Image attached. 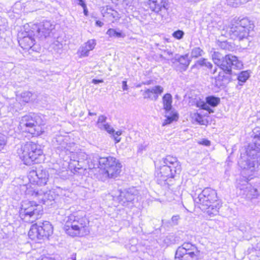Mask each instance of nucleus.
Wrapping results in <instances>:
<instances>
[{
	"instance_id": "f257e3e1",
	"label": "nucleus",
	"mask_w": 260,
	"mask_h": 260,
	"mask_svg": "<svg viewBox=\"0 0 260 260\" xmlns=\"http://www.w3.org/2000/svg\"><path fill=\"white\" fill-rule=\"evenodd\" d=\"M63 229L72 237H83L89 233V221L83 211H78L69 215L65 220Z\"/></svg>"
},
{
	"instance_id": "f03ea898",
	"label": "nucleus",
	"mask_w": 260,
	"mask_h": 260,
	"mask_svg": "<svg viewBox=\"0 0 260 260\" xmlns=\"http://www.w3.org/2000/svg\"><path fill=\"white\" fill-rule=\"evenodd\" d=\"M160 164L156 177L158 184L161 185L169 184V180L175 178L181 171V164L176 157L167 155L160 161Z\"/></svg>"
},
{
	"instance_id": "7ed1b4c3",
	"label": "nucleus",
	"mask_w": 260,
	"mask_h": 260,
	"mask_svg": "<svg viewBox=\"0 0 260 260\" xmlns=\"http://www.w3.org/2000/svg\"><path fill=\"white\" fill-rule=\"evenodd\" d=\"M194 202L202 211L206 212L210 217L218 214L221 207L216 190L210 187L204 188L194 199Z\"/></svg>"
},
{
	"instance_id": "20e7f679",
	"label": "nucleus",
	"mask_w": 260,
	"mask_h": 260,
	"mask_svg": "<svg viewBox=\"0 0 260 260\" xmlns=\"http://www.w3.org/2000/svg\"><path fill=\"white\" fill-rule=\"evenodd\" d=\"M17 152L20 158L26 165L41 163L44 159L41 145L31 141L21 145L17 149Z\"/></svg>"
},
{
	"instance_id": "39448f33",
	"label": "nucleus",
	"mask_w": 260,
	"mask_h": 260,
	"mask_svg": "<svg viewBox=\"0 0 260 260\" xmlns=\"http://www.w3.org/2000/svg\"><path fill=\"white\" fill-rule=\"evenodd\" d=\"M246 153V157H241L238 164L241 169L253 172L258 166V161L255 159L260 158V134L254 136L253 143L248 145Z\"/></svg>"
},
{
	"instance_id": "423d86ee",
	"label": "nucleus",
	"mask_w": 260,
	"mask_h": 260,
	"mask_svg": "<svg viewBox=\"0 0 260 260\" xmlns=\"http://www.w3.org/2000/svg\"><path fill=\"white\" fill-rule=\"evenodd\" d=\"M45 124L42 117L38 114L31 113L21 117L18 127L23 132L33 136H40L43 134Z\"/></svg>"
},
{
	"instance_id": "0eeeda50",
	"label": "nucleus",
	"mask_w": 260,
	"mask_h": 260,
	"mask_svg": "<svg viewBox=\"0 0 260 260\" xmlns=\"http://www.w3.org/2000/svg\"><path fill=\"white\" fill-rule=\"evenodd\" d=\"M212 57L214 63L226 75L232 74V69L240 70L243 67L242 62L237 56L232 54L223 56L219 52L215 51L212 54Z\"/></svg>"
},
{
	"instance_id": "6e6552de",
	"label": "nucleus",
	"mask_w": 260,
	"mask_h": 260,
	"mask_svg": "<svg viewBox=\"0 0 260 260\" xmlns=\"http://www.w3.org/2000/svg\"><path fill=\"white\" fill-rule=\"evenodd\" d=\"M42 207L34 201L28 200L22 202L19 210V216L25 222H33L43 214Z\"/></svg>"
},
{
	"instance_id": "1a4fd4ad",
	"label": "nucleus",
	"mask_w": 260,
	"mask_h": 260,
	"mask_svg": "<svg viewBox=\"0 0 260 260\" xmlns=\"http://www.w3.org/2000/svg\"><path fill=\"white\" fill-rule=\"evenodd\" d=\"M254 27L253 23L248 18H238L232 24L230 28V35L234 39H238L241 41L246 39L249 36V31Z\"/></svg>"
},
{
	"instance_id": "9d476101",
	"label": "nucleus",
	"mask_w": 260,
	"mask_h": 260,
	"mask_svg": "<svg viewBox=\"0 0 260 260\" xmlns=\"http://www.w3.org/2000/svg\"><path fill=\"white\" fill-rule=\"evenodd\" d=\"M58 142H60V144L57 147V150L59 153L60 155H70L71 160L74 161H77L78 163V166L75 165L74 170L75 171H77V170H80L83 168L82 166L79 164L80 161V155H82V153L81 152L78 153L76 151L77 146L75 143H67V140L63 138H59Z\"/></svg>"
},
{
	"instance_id": "9b49d317",
	"label": "nucleus",
	"mask_w": 260,
	"mask_h": 260,
	"mask_svg": "<svg viewBox=\"0 0 260 260\" xmlns=\"http://www.w3.org/2000/svg\"><path fill=\"white\" fill-rule=\"evenodd\" d=\"M53 233V226L50 222L45 221L39 224H32L28 232V236L32 240L48 238Z\"/></svg>"
},
{
	"instance_id": "f8f14e48",
	"label": "nucleus",
	"mask_w": 260,
	"mask_h": 260,
	"mask_svg": "<svg viewBox=\"0 0 260 260\" xmlns=\"http://www.w3.org/2000/svg\"><path fill=\"white\" fill-rule=\"evenodd\" d=\"M200 256V251L194 245L189 242L184 243L177 249L176 260H198Z\"/></svg>"
},
{
	"instance_id": "ddd939ff",
	"label": "nucleus",
	"mask_w": 260,
	"mask_h": 260,
	"mask_svg": "<svg viewBox=\"0 0 260 260\" xmlns=\"http://www.w3.org/2000/svg\"><path fill=\"white\" fill-rule=\"evenodd\" d=\"M97 163H94L92 167L99 168V173L103 175V177L99 179L105 181L106 179L112 178L114 175V160L112 157H100V160H97Z\"/></svg>"
},
{
	"instance_id": "4468645a",
	"label": "nucleus",
	"mask_w": 260,
	"mask_h": 260,
	"mask_svg": "<svg viewBox=\"0 0 260 260\" xmlns=\"http://www.w3.org/2000/svg\"><path fill=\"white\" fill-rule=\"evenodd\" d=\"M31 195L34 198H36L40 203L47 206L52 204L51 202L54 201L56 197L54 191L50 189L47 190L45 187L40 189H35Z\"/></svg>"
},
{
	"instance_id": "2eb2a0df",
	"label": "nucleus",
	"mask_w": 260,
	"mask_h": 260,
	"mask_svg": "<svg viewBox=\"0 0 260 260\" xmlns=\"http://www.w3.org/2000/svg\"><path fill=\"white\" fill-rule=\"evenodd\" d=\"M53 28V26L49 21H46L39 24H34L32 30L34 36L41 40L48 37Z\"/></svg>"
},
{
	"instance_id": "dca6fc26",
	"label": "nucleus",
	"mask_w": 260,
	"mask_h": 260,
	"mask_svg": "<svg viewBox=\"0 0 260 260\" xmlns=\"http://www.w3.org/2000/svg\"><path fill=\"white\" fill-rule=\"evenodd\" d=\"M28 177L30 183L42 186L47 185L49 174L45 170L38 169L31 171Z\"/></svg>"
},
{
	"instance_id": "f3484780",
	"label": "nucleus",
	"mask_w": 260,
	"mask_h": 260,
	"mask_svg": "<svg viewBox=\"0 0 260 260\" xmlns=\"http://www.w3.org/2000/svg\"><path fill=\"white\" fill-rule=\"evenodd\" d=\"M148 5L150 10L164 17L167 13V0H149Z\"/></svg>"
},
{
	"instance_id": "a211bd4d",
	"label": "nucleus",
	"mask_w": 260,
	"mask_h": 260,
	"mask_svg": "<svg viewBox=\"0 0 260 260\" xmlns=\"http://www.w3.org/2000/svg\"><path fill=\"white\" fill-rule=\"evenodd\" d=\"M118 190L119 194L118 196L117 200L123 206H125L127 202L133 201L138 193V190L135 187L128 188L123 191L121 189Z\"/></svg>"
},
{
	"instance_id": "6ab92c4d",
	"label": "nucleus",
	"mask_w": 260,
	"mask_h": 260,
	"mask_svg": "<svg viewBox=\"0 0 260 260\" xmlns=\"http://www.w3.org/2000/svg\"><path fill=\"white\" fill-rule=\"evenodd\" d=\"M163 91L164 88L160 85H156L149 88H146L143 93V98L156 101Z\"/></svg>"
},
{
	"instance_id": "aec40b11",
	"label": "nucleus",
	"mask_w": 260,
	"mask_h": 260,
	"mask_svg": "<svg viewBox=\"0 0 260 260\" xmlns=\"http://www.w3.org/2000/svg\"><path fill=\"white\" fill-rule=\"evenodd\" d=\"M173 60L174 63H179L176 66V70L180 72L186 71L191 61V60L188 59V54L183 55H176Z\"/></svg>"
},
{
	"instance_id": "412c9836",
	"label": "nucleus",
	"mask_w": 260,
	"mask_h": 260,
	"mask_svg": "<svg viewBox=\"0 0 260 260\" xmlns=\"http://www.w3.org/2000/svg\"><path fill=\"white\" fill-rule=\"evenodd\" d=\"M96 45V41L94 39L88 40L83 44L79 49L78 54L80 57H87L89 55V51L92 50Z\"/></svg>"
},
{
	"instance_id": "4be33fe9",
	"label": "nucleus",
	"mask_w": 260,
	"mask_h": 260,
	"mask_svg": "<svg viewBox=\"0 0 260 260\" xmlns=\"http://www.w3.org/2000/svg\"><path fill=\"white\" fill-rule=\"evenodd\" d=\"M122 166L118 160H116L115 158V184H117L118 186L121 184L122 182L121 181H124L125 178L123 175V171L122 170Z\"/></svg>"
},
{
	"instance_id": "5701e85b",
	"label": "nucleus",
	"mask_w": 260,
	"mask_h": 260,
	"mask_svg": "<svg viewBox=\"0 0 260 260\" xmlns=\"http://www.w3.org/2000/svg\"><path fill=\"white\" fill-rule=\"evenodd\" d=\"M106 119L107 117L105 116H100L97 121V126L99 128L106 131L114 137V129L111 128L110 125L106 122Z\"/></svg>"
},
{
	"instance_id": "b1692460",
	"label": "nucleus",
	"mask_w": 260,
	"mask_h": 260,
	"mask_svg": "<svg viewBox=\"0 0 260 260\" xmlns=\"http://www.w3.org/2000/svg\"><path fill=\"white\" fill-rule=\"evenodd\" d=\"M243 190V194L245 196V198L248 200H251L257 198L258 196V191L256 188L249 185L247 183L245 187L240 188Z\"/></svg>"
},
{
	"instance_id": "393cba45",
	"label": "nucleus",
	"mask_w": 260,
	"mask_h": 260,
	"mask_svg": "<svg viewBox=\"0 0 260 260\" xmlns=\"http://www.w3.org/2000/svg\"><path fill=\"white\" fill-rule=\"evenodd\" d=\"M20 45L24 49H31L35 44V39L29 35L27 36H24L18 41Z\"/></svg>"
},
{
	"instance_id": "a878e982",
	"label": "nucleus",
	"mask_w": 260,
	"mask_h": 260,
	"mask_svg": "<svg viewBox=\"0 0 260 260\" xmlns=\"http://www.w3.org/2000/svg\"><path fill=\"white\" fill-rule=\"evenodd\" d=\"M172 96L170 93H166L162 97L164 109L167 113L170 112L172 109Z\"/></svg>"
},
{
	"instance_id": "bb28decb",
	"label": "nucleus",
	"mask_w": 260,
	"mask_h": 260,
	"mask_svg": "<svg viewBox=\"0 0 260 260\" xmlns=\"http://www.w3.org/2000/svg\"><path fill=\"white\" fill-rule=\"evenodd\" d=\"M169 115H167L168 113L166 112L165 117L166 119L162 123V125H166L171 123L174 121H177L178 119V114L176 112L170 111Z\"/></svg>"
},
{
	"instance_id": "cd10ccee",
	"label": "nucleus",
	"mask_w": 260,
	"mask_h": 260,
	"mask_svg": "<svg viewBox=\"0 0 260 260\" xmlns=\"http://www.w3.org/2000/svg\"><path fill=\"white\" fill-rule=\"evenodd\" d=\"M206 102L208 106L215 107L219 104L220 99L214 95H209L206 98Z\"/></svg>"
},
{
	"instance_id": "c85d7f7f",
	"label": "nucleus",
	"mask_w": 260,
	"mask_h": 260,
	"mask_svg": "<svg viewBox=\"0 0 260 260\" xmlns=\"http://www.w3.org/2000/svg\"><path fill=\"white\" fill-rule=\"evenodd\" d=\"M250 74L248 71H244L241 72L238 76V84L239 85H243L247 79L249 78Z\"/></svg>"
},
{
	"instance_id": "c756f323",
	"label": "nucleus",
	"mask_w": 260,
	"mask_h": 260,
	"mask_svg": "<svg viewBox=\"0 0 260 260\" xmlns=\"http://www.w3.org/2000/svg\"><path fill=\"white\" fill-rule=\"evenodd\" d=\"M205 54L204 51L200 47H194L191 51L190 56L191 58H197L203 56Z\"/></svg>"
},
{
	"instance_id": "7c9ffc66",
	"label": "nucleus",
	"mask_w": 260,
	"mask_h": 260,
	"mask_svg": "<svg viewBox=\"0 0 260 260\" xmlns=\"http://www.w3.org/2000/svg\"><path fill=\"white\" fill-rule=\"evenodd\" d=\"M218 46L222 50L225 51H233L234 47L233 45L227 41L218 42Z\"/></svg>"
},
{
	"instance_id": "2f4dec72",
	"label": "nucleus",
	"mask_w": 260,
	"mask_h": 260,
	"mask_svg": "<svg viewBox=\"0 0 260 260\" xmlns=\"http://www.w3.org/2000/svg\"><path fill=\"white\" fill-rule=\"evenodd\" d=\"M197 64L200 66L201 67H205L207 68L210 69L211 72H212L213 65L210 62L208 61L207 59L202 58L199 59L197 61Z\"/></svg>"
},
{
	"instance_id": "473e14b6",
	"label": "nucleus",
	"mask_w": 260,
	"mask_h": 260,
	"mask_svg": "<svg viewBox=\"0 0 260 260\" xmlns=\"http://www.w3.org/2000/svg\"><path fill=\"white\" fill-rule=\"evenodd\" d=\"M197 106L198 107L202 109L207 111L209 113H212L214 112V110L210 108L206 102H204L201 101L198 102Z\"/></svg>"
},
{
	"instance_id": "72a5a7b5",
	"label": "nucleus",
	"mask_w": 260,
	"mask_h": 260,
	"mask_svg": "<svg viewBox=\"0 0 260 260\" xmlns=\"http://www.w3.org/2000/svg\"><path fill=\"white\" fill-rule=\"evenodd\" d=\"M185 35L184 32L180 29H178L174 31L172 34V36L177 40L182 39Z\"/></svg>"
},
{
	"instance_id": "f704fd0d",
	"label": "nucleus",
	"mask_w": 260,
	"mask_h": 260,
	"mask_svg": "<svg viewBox=\"0 0 260 260\" xmlns=\"http://www.w3.org/2000/svg\"><path fill=\"white\" fill-rule=\"evenodd\" d=\"M175 236L174 235H168L164 239V242L168 245L174 244L176 242Z\"/></svg>"
},
{
	"instance_id": "c9c22d12",
	"label": "nucleus",
	"mask_w": 260,
	"mask_h": 260,
	"mask_svg": "<svg viewBox=\"0 0 260 260\" xmlns=\"http://www.w3.org/2000/svg\"><path fill=\"white\" fill-rule=\"evenodd\" d=\"M7 137L5 135L0 133V151L4 149L7 144Z\"/></svg>"
},
{
	"instance_id": "e433bc0d",
	"label": "nucleus",
	"mask_w": 260,
	"mask_h": 260,
	"mask_svg": "<svg viewBox=\"0 0 260 260\" xmlns=\"http://www.w3.org/2000/svg\"><path fill=\"white\" fill-rule=\"evenodd\" d=\"M21 97L23 99V101L26 103L28 102L31 97L32 96V93L29 91H25L21 93Z\"/></svg>"
},
{
	"instance_id": "4c0bfd02",
	"label": "nucleus",
	"mask_w": 260,
	"mask_h": 260,
	"mask_svg": "<svg viewBox=\"0 0 260 260\" xmlns=\"http://www.w3.org/2000/svg\"><path fill=\"white\" fill-rule=\"evenodd\" d=\"M180 217L179 215H173L171 218V224L172 225H177L178 224Z\"/></svg>"
},
{
	"instance_id": "58836bf2",
	"label": "nucleus",
	"mask_w": 260,
	"mask_h": 260,
	"mask_svg": "<svg viewBox=\"0 0 260 260\" xmlns=\"http://www.w3.org/2000/svg\"><path fill=\"white\" fill-rule=\"evenodd\" d=\"M115 37L123 38L125 37V35L122 31H118L117 29H115Z\"/></svg>"
},
{
	"instance_id": "ea45409f",
	"label": "nucleus",
	"mask_w": 260,
	"mask_h": 260,
	"mask_svg": "<svg viewBox=\"0 0 260 260\" xmlns=\"http://www.w3.org/2000/svg\"><path fill=\"white\" fill-rule=\"evenodd\" d=\"M100 160V157H99L98 156H95L93 158V159L92 160H91V164H89V168L91 169H94V168L92 167L93 166V165L94 164V163H97V160Z\"/></svg>"
},
{
	"instance_id": "a19ab883",
	"label": "nucleus",
	"mask_w": 260,
	"mask_h": 260,
	"mask_svg": "<svg viewBox=\"0 0 260 260\" xmlns=\"http://www.w3.org/2000/svg\"><path fill=\"white\" fill-rule=\"evenodd\" d=\"M196 120L200 124H204V121L202 119V117L200 114H197V116L196 118Z\"/></svg>"
},
{
	"instance_id": "79ce46f5",
	"label": "nucleus",
	"mask_w": 260,
	"mask_h": 260,
	"mask_svg": "<svg viewBox=\"0 0 260 260\" xmlns=\"http://www.w3.org/2000/svg\"><path fill=\"white\" fill-rule=\"evenodd\" d=\"M199 144L208 146L210 145L211 142L208 140L203 139V140L199 142Z\"/></svg>"
},
{
	"instance_id": "37998d69",
	"label": "nucleus",
	"mask_w": 260,
	"mask_h": 260,
	"mask_svg": "<svg viewBox=\"0 0 260 260\" xmlns=\"http://www.w3.org/2000/svg\"><path fill=\"white\" fill-rule=\"evenodd\" d=\"M122 88L123 90H127L128 89V86L126 81H123L122 82Z\"/></svg>"
},
{
	"instance_id": "c03bdc74",
	"label": "nucleus",
	"mask_w": 260,
	"mask_h": 260,
	"mask_svg": "<svg viewBox=\"0 0 260 260\" xmlns=\"http://www.w3.org/2000/svg\"><path fill=\"white\" fill-rule=\"evenodd\" d=\"M78 2V4L82 7H85L86 4L83 0H76Z\"/></svg>"
},
{
	"instance_id": "a18cd8bd",
	"label": "nucleus",
	"mask_w": 260,
	"mask_h": 260,
	"mask_svg": "<svg viewBox=\"0 0 260 260\" xmlns=\"http://www.w3.org/2000/svg\"><path fill=\"white\" fill-rule=\"evenodd\" d=\"M107 34L109 35L110 37H112L114 36V29L110 28L108 30L107 32Z\"/></svg>"
},
{
	"instance_id": "49530a36",
	"label": "nucleus",
	"mask_w": 260,
	"mask_h": 260,
	"mask_svg": "<svg viewBox=\"0 0 260 260\" xmlns=\"http://www.w3.org/2000/svg\"><path fill=\"white\" fill-rule=\"evenodd\" d=\"M103 82V81L102 80H100V79H93L92 80V83L94 84H98L100 83H102Z\"/></svg>"
},
{
	"instance_id": "de8ad7c7",
	"label": "nucleus",
	"mask_w": 260,
	"mask_h": 260,
	"mask_svg": "<svg viewBox=\"0 0 260 260\" xmlns=\"http://www.w3.org/2000/svg\"><path fill=\"white\" fill-rule=\"evenodd\" d=\"M62 138V137H59L57 139H56V142H57V146H56V149H57V147L59 145V144H60V142H58L57 140H58L59 138ZM56 152L57 153H58V154H59V153L58 152V151H57V150H56ZM60 157H63L64 155H66V154L62 155H60ZM62 159H64V157H62Z\"/></svg>"
},
{
	"instance_id": "09e8293b",
	"label": "nucleus",
	"mask_w": 260,
	"mask_h": 260,
	"mask_svg": "<svg viewBox=\"0 0 260 260\" xmlns=\"http://www.w3.org/2000/svg\"><path fill=\"white\" fill-rule=\"evenodd\" d=\"M145 147H146V146H144L143 145H140L139 146V148H138V152H142L143 151V150L145 149Z\"/></svg>"
},
{
	"instance_id": "8fccbe9b",
	"label": "nucleus",
	"mask_w": 260,
	"mask_h": 260,
	"mask_svg": "<svg viewBox=\"0 0 260 260\" xmlns=\"http://www.w3.org/2000/svg\"><path fill=\"white\" fill-rule=\"evenodd\" d=\"M83 9V13L84 15L88 16V11L86 7V5H85V7H82Z\"/></svg>"
},
{
	"instance_id": "3c124183",
	"label": "nucleus",
	"mask_w": 260,
	"mask_h": 260,
	"mask_svg": "<svg viewBox=\"0 0 260 260\" xmlns=\"http://www.w3.org/2000/svg\"><path fill=\"white\" fill-rule=\"evenodd\" d=\"M95 24L96 26H98L99 27L102 26L104 24L100 20H96L95 22Z\"/></svg>"
},
{
	"instance_id": "603ef678",
	"label": "nucleus",
	"mask_w": 260,
	"mask_h": 260,
	"mask_svg": "<svg viewBox=\"0 0 260 260\" xmlns=\"http://www.w3.org/2000/svg\"><path fill=\"white\" fill-rule=\"evenodd\" d=\"M223 78L225 80L226 82H229L231 80V77L230 76H223Z\"/></svg>"
},
{
	"instance_id": "864d4df0",
	"label": "nucleus",
	"mask_w": 260,
	"mask_h": 260,
	"mask_svg": "<svg viewBox=\"0 0 260 260\" xmlns=\"http://www.w3.org/2000/svg\"><path fill=\"white\" fill-rule=\"evenodd\" d=\"M121 138L119 137V136H115V143H118L120 141Z\"/></svg>"
},
{
	"instance_id": "5fc2aeb1",
	"label": "nucleus",
	"mask_w": 260,
	"mask_h": 260,
	"mask_svg": "<svg viewBox=\"0 0 260 260\" xmlns=\"http://www.w3.org/2000/svg\"><path fill=\"white\" fill-rule=\"evenodd\" d=\"M107 13L108 14H110L111 15H113V13L112 12L114 11V10L112 9H108V8H107Z\"/></svg>"
},
{
	"instance_id": "6e6d98bb",
	"label": "nucleus",
	"mask_w": 260,
	"mask_h": 260,
	"mask_svg": "<svg viewBox=\"0 0 260 260\" xmlns=\"http://www.w3.org/2000/svg\"><path fill=\"white\" fill-rule=\"evenodd\" d=\"M122 133V131H118L117 132L115 131V136L116 135L118 136H120L121 135Z\"/></svg>"
},
{
	"instance_id": "4d7b16f0",
	"label": "nucleus",
	"mask_w": 260,
	"mask_h": 260,
	"mask_svg": "<svg viewBox=\"0 0 260 260\" xmlns=\"http://www.w3.org/2000/svg\"><path fill=\"white\" fill-rule=\"evenodd\" d=\"M39 260H54V259L51 258L44 257H42L41 259H39Z\"/></svg>"
},
{
	"instance_id": "13d9d810",
	"label": "nucleus",
	"mask_w": 260,
	"mask_h": 260,
	"mask_svg": "<svg viewBox=\"0 0 260 260\" xmlns=\"http://www.w3.org/2000/svg\"><path fill=\"white\" fill-rule=\"evenodd\" d=\"M151 81H147L146 82H142V84H144V85H149L151 84Z\"/></svg>"
},
{
	"instance_id": "bf43d9fd",
	"label": "nucleus",
	"mask_w": 260,
	"mask_h": 260,
	"mask_svg": "<svg viewBox=\"0 0 260 260\" xmlns=\"http://www.w3.org/2000/svg\"><path fill=\"white\" fill-rule=\"evenodd\" d=\"M95 115H96L95 113L91 112L90 111H89V112H88V115H89V116H94Z\"/></svg>"
},
{
	"instance_id": "052dcab7",
	"label": "nucleus",
	"mask_w": 260,
	"mask_h": 260,
	"mask_svg": "<svg viewBox=\"0 0 260 260\" xmlns=\"http://www.w3.org/2000/svg\"><path fill=\"white\" fill-rule=\"evenodd\" d=\"M116 14H117V12L115 11V16H114V17H115V20H116L118 18H119L120 17H118V16H116Z\"/></svg>"
},
{
	"instance_id": "680f3d73",
	"label": "nucleus",
	"mask_w": 260,
	"mask_h": 260,
	"mask_svg": "<svg viewBox=\"0 0 260 260\" xmlns=\"http://www.w3.org/2000/svg\"><path fill=\"white\" fill-rule=\"evenodd\" d=\"M21 187L22 188V189H26L27 187L25 185H23L22 186H21Z\"/></svg>"
},
{
	"instance_id": "e2e57ef3",
	"label": "nucleus",
	"mask_w": 260,
	"mask_h": 260,
	"mask_svg": "<svg viewBox=\"0 0 260 260\" xmlns=\"http://www.w3.org/2000/svg\"><path fill=\"white\" fill-rule=\"evenodd\" d=\"M72 260H76V256H75V255L74 256V255H73L72 256Z\"/></svg>"
},
{
	"instance_id": "0e129e2a",
	"label": "nucleus",
	"mask_w": 260,
	"mask_h": 260,
	"mask_svg": "<svg viewBox=\"0 0 260 260\" xmlns=\"http://www.w3.org/2000/svg\"><path fill=\"white\" fill-rule=\"evenodd\" d=\"M215 72H216V69H214V70L213 71L212 73H213V74H214Z\"/></svg>"
},
{
	"instance_id": "69168bd1",
	"label": "nucleus",
	"mask_w": 260,
	"mask_h": 260,
	"mask_svg": "<svg viewBox=\"0 0 260 260\" xmlns=\"http://www.w3.org/2000/svg\"><path fill=\"white\" fill-rule=\"evenodd\" d=\"M136 248L135 247H133V249H132V250H136Z\"/></svg>"
}]
</instances>
